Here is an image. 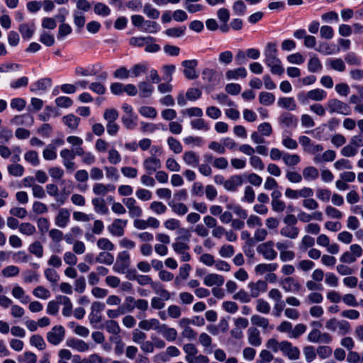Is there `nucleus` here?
Listing matches in <instances>:
<instances>
[{
	"label": "nucleus",
	"instance_id": "nucleus-36",
	"mask_svg": "<svg viewBox=\"0 0 363 363\" xmlns=\"http://www.w3.org/2000/svg\"><path fill=\"white\" fill-rule=\"evenodd\" d=\"M12 296L18 299L22 303L26 304L29 302V296L26 295L23 289L19 286H16L11 291Z\"/></svg>",
	"mask_w": 363,
	"mask_h": 363
},
{
	"label": "nucleus",
	"instance_id": "nucleus-17",
	"mask_svg": "<svg viewBox=\"0 0 363 363\" xmlns=\"http://www.w3.org/2000/svg\"><path fill=\"white\" fill-rule=\"evenodd\" d=\"M243 183V179L240 175H233L224 183V189L228 191H236L239 186Z\"/></svg>",
	"mask_w": 363,
	"mask_h": 363
},
{
	"label": "nucleus",
	"instance_id": "nucleus-16",
	"mask_svg": "<svg viewBox=\"0 0 363 363\" xmlns=\"http://www.w3.org/2000/svg\"><path fill=\"white\" fill-rule=\"evenodd\" d=\"M280 284L286 292H298L301 289V285L291 277L284 279Z\"/></svg>",
	"mask_w": 363,
	"mask_h": 363
},
{
	"label": "nucleus",
	"instance_id": "nucleus-62",
	"mask_svg": "<svg viewBox=\"0 0 363 363\" xmlns=\"http://www.w3.org/2000/svg\"><path fill=\"white\" fill-rule=\"evenodd\" d=\"M167 144L174 153L179 154L182 152V145L180 142L173 137H169L167 138Z\"/></svg>",
	"mask_w": 363,
	"mask_h": 363
},
{
	"label": "nucleus",
	"instance_id": "nucleus-63",
	"mask_svg": "<svg viewBox=\"0 0 363 363\" xmlns=\"http://www.w3.org/2000/svg\"><path fill=\"white\" fill-rule=\"evenodd\" d=\"M20 272V269L17 266L9 265L4 267L1 271V274L4 277H13L17 276Z\"/></svg>",
	"mask_w": 363,
	"mask_h": 363
},
{
	"label": "nucleus",
	"instance_id": "nucleus-37",
	"mask_svg": "<svg viewBox=\"0 0 363 363\" xmlns=\"http://www.w3.org/2000/svg\"><path fill=\"white\" fill-rule=\"evenodd\" d=\"M183 350L186 354L185 360L187 362H191V359L198 354V349L192 343L184 344Z\"/></svg>",
	"mask_w": 363,
	"mask_h": 363
},
{
	"label": "nucleus",
	"instance_id": "nucleus-30",
	"mask_svg": "<svg viewBox=\"0 0 363 363\" xmlns=\"http://www.w3.org/2000/svg\"><path fill=\"white\" fill-rule=\"evenodd\" d=\"M203 282L207 286H212L214 285L220 286L223 284L224 278L223 276L217 274H209L205 277Z\"/></svg>",
	"mask_w": 363,
	"mask_h": 363
},
{
	"label": "nucleus",
	"instance_id": "nucleus-5",
	"mask_svg": "<svg viewBox=\"0 0 363 363\" xmlns=\"http://www.w3.org/2000/svg\"><path fill=\"white\" fill-rule=\"evenodd\" d=\"M327 108L330 113L349 115L351 112V109L347 104L337 99H329L327 102Z\"/></svg>",
	"mask_w": 363,
	"mask_h": 363
},
{
	"label": "nucleus",
	"instance_id": "nucleus-21",
	"mask_svg": "<svg viewBox=\"0 0 363 363\" xmlns=\"http://www.w3.org/2000/svg\"><path fill=\"white\" fill-rule=\"evenodd\" d=\"M247 340L250 345L254 347H259L262 345L260 333L256 328H250L247 330Z\"/></svg>",
	"mask_w": 363,
	"mask_h": 363
},
{
	"label": "nucleus",
	"instance_id": "nucleus-18",
	"mask_svg": "<svg viewBox=\"0 0 363 363\" xmlns=\"http://www.w3.org/2000/svg\"><path fill=\"white\" fill-rule=\"evenodd\" d=\"M92 190L95 195L104 196L108 192H113L116 190V186L113 184L96 183L94 184Z\"/></svg>",
	"mask_w": 363,
	"mask_h": 363
},
{
	"label": "nucleus",
	"instance_id": "nucleus-47",
	"mask_svg": "<svg viewBox=\"0 0 363 363\" xmlns=\"http://www.w3.org/2000/svg\"><path fill=\"white\" fill-rule=\"evenodd\" d=\"M190 125L193 129L208 131L210 129L209 124L203 118L192 120Z\"/></svg>",
	"mask_w": 363,
	"mask_h": 363
},
{
	"label": "nucleus",
	"instance_id": "nucleus-40",
	"mask_svg": "<svg viewBox=\"0 0 363 363\" xmlns=\"http://www.w3.org/2000/svg\"><path fill=\"white\" fill-rule=\"evenodd\" d=\"M152 40L153 38L151 36L132 37L129 40V44L133 47L142 48L145 46L148 41Z\"/></svg>",
	"mask_w": 363,
	"mask_h": 363
},
{
	"label": "nucleus",
	"instance_id": "nucleus-26",
	"mask_svg": "<svg viewBox=\"0 0 363 363\" xmlns=\"http://www.w3.org/2000/svg\"><path fill=\"white\" fill-rule=\"evenodd\" d=\"M247 75V70L243 67H240L234 69H228L225 72V78L228 80H237L240 77L245 78Z\"/></svg>",
	"mask_w": 363,
	"mask_h": 363
},
{
	"label": "nucleus",
	"instance_id": "nucleus-23",
	"mask_svg": "<svg viewBox=\"0 0 363 363\" xmlns=\"http://www.w3.org/2000/svg\"><path fill=\"white\" fill-rule=\"evenodd\" d=\"M315 50L323 55H330L337 53L340 49L333 44L330 45L326 42H320L315 48Z\"/></svg>",
	"mask_w": 363,
	"mask_h": 363
},
{
	"label": "nucleus",
	"instance_id": "nucleus-22",
	"mask_svg": "<svg viewBox=\"0 0 363 363\" xmlns=\"http://www.w3.org/2000/svg\"><path fill=\"white\" fill-rule=\"evenodd\" d=\"M35 26L33 22L21 23L18 27V30L25 40L31 38L35 33Z\"/></svg>",
	"mask_w": 363,
	"mask_h": 363
},
{
	"label": "nucleus",
	"instance_id": "nucleus-41",
	"mask_svg": "<svg viewBox=\"0 0 363 363\" xmlns=\"http://www.w3.org/2000/svg\"><path fill=\"white\" fill-rule=\"evenodd\" d=\"M43 157L45 160H55L57 157V148L54 144H49L43 151Z\"/></svg>",
	"mask_w": 363,
	"mask_h": 363
},
{
	"label": "nucleus",
	"instance_id": "nucleus-1",
	"mask_svg": "<svg viewBox=\"0 0 363 363\" xmlns=\"http://www.w3.org/2000/svg\"><path fill=\"white\" fill-rule=\"evenodd\" d=\"M278 50L275 43H268L264 50V62L274 74L281 75L284 69L280 59L277 57Z\"/></svg>",
	"mask_w": 363,
	"mask_h": 363
},
{
	"label": "nucleus",
	"instance_id": "nucleus-56",
	"mask_svg": "<svg viewBox=\"0 0 363 363\" xmlns=\"http://www.w3.org/2000/svg\"><path fill=\"white\" fill-rule=\"evenodd\" d=\"M147 70V66L146 64H135L130 70V77H138L143 74L145 73Z\"/></svg>",
	"mask_w": 363,
	"mask_h": 363
},
{
	"label": "nucleus",
	"instance_id": "nucleus-39",
	"mask_svg": "<svg viewBox=\"0 0 363 363\" xmlns=\"http://www.w3.org/2000/svg\"><path fill=\"white\" fill-rule=\"evenodd\" d=\"M62 121L69 128L75 130L79 125L80 118L71 113L63 116Z\"/></svg>",
	"mask_w": 363,
	"mask_h": 363
},
{
	"label": "nucleus",
	"instance_id": "nucleus-15",
	"mask_svg": "<svg viewBox=\"0 0 363 363\" xmlns=\"http://www.w3.org/2000/svg\"><path fill=\"white\" fill-rule=\"evenodd\" d=\"M248 288L250 290V296L252 298H257L261 293H264L267 289L266 281L259 280L257 282H250Z\"/></svg>",
	"mask_w": 363,
	"mask_h": 363
},
{
	"label": "nucleus",
	"instance_id": "nucleus-46",
	"mask_svg": "<svg viewBox=\"0 0 363 363\" xmlns=\"http://www.w3.org/2000/svg\"><path fill=\"white\" fill-rule=\"evenodd\" d=\"M318 176L319 172L318 169L314 167H307L303 170V177L306 180H315Z\"/></svg>",
	"mask_w": 363,
	"mask_h": 363
},
{
	"label": "nucleus",
	"instance_id": "nucleus-42",
	"mask_svg": "<svg viewBox=\"0 0 363 363\" xmlns=\"http://www.w3.org/2000/svg\"><path fill=\"white\" fill-rule=\"evenodd\" d=\"M278 267V264L277 263H269V264H259L255 267V272L257 274H263L266 272H272L275 271Z\"/></svg>",
	"mask_w": 363,
	"mask_h": 363
},
{
	"label": "nucleus",
	"instance_id": "nucleus-49",
	"mask_svg": "<svg viewBox=\"0 0 363 363\" xmlns=\"http://www.w3.org/2000/svg\"><path fill=\"white\" fill-rule=\"evenodd\" d=\"M308 96L313 101H320L326 98V92L320 89H315L308 91Z\"/></svg>",
	"mask_w": 363,
	"mask_h": 363
},
{
	"label": "nucleus",
	"instance_id": "nucleus-7",
	"mask_svg": "<svg viewBox=\"0 0 363 363\" xmlns=\"http://www.w3.org/2000/svg\"><path fill=\"white\" fill-rule=\"evenodd\" d=\"M130 264V255L127 251L118 253L116 261L113 265V270L118 273L123 274Z\"/></svg>",
	"mask_w": 363,
	"mask_h": 363
},
{
	"label": "nucleus",
	"instance_id": "nucleus-24",
	"mask_svg": "<svg viewBox=\"0 0 363 363\" xmlns=\"http://www.w3.org/2000/svg\"><path fill=\"white\" fill-rule=\"evenodd\" d=\"M70 213L67 208H61L56 218L55 225L60 228H65L69 221Z\"/></svg>",
	"mask_w": 363,
	"mask_h": 363
},
{
	"label": "nucleus",
	"instance_id": "nucleus-10",
	"mask_svg": "<svg viewBox=\"0 0 363 363\" xmlns=\"http://www.w3.org/2000/svg\"><path fill=\"white\" fill-rule=\"evenodd\" d=\"M278 123L282 128L294 129L298 124V118L289 112H283L278 118Z\"/></svg>",
	"mask_w": 363,
	"mask_h": 363
},
{
	"label": "nucleus",
	"instance_id": "nucleus-43",
	"mask_svg": "<svg viewBox=\"0 0 363 363\" xmlns=\"http://www.w3.org/2000/svg\"><path fill=\"white\" fill-rule=\"evenodd\" d=\"M282 160L286 166L293 167L297 165L300 161V157L296 154L284 153Z\"/></svg>",
	"mask_w": 363,
	"mask_h": 363
},
{
	"label": "nucleus",
	"instance_id": "nucleus-59",
	"mask_svg": "<svg viewBox=\"0 0 363 363\" xmlns=\"http://www.w3.org/2000/svg\"><path fill=\"white\" fill-rule=\"evenodd\" d=\"M185 30V26L170 28L167 29L164 33L169 37L179 38L184 35Z\"/></svg>",
	"mask_w": 363,
	"mask_h": 363
},
{
	"label": "nucleus",
	"instance_id": "nucleus-61",
	"mask_svg": "<svg viewBox=\"0 0 363 363\" xmlns=\"http://www.w3.org/2000/svg\"><path fill=\"white\" fill-rule=\"evenodd\" d=\"M307 326L303 323H298L295 325L290 334V338L298 339L301 335L306 333Z\"/></svg>",
	"mask_w": 363,
	"mask_h": 363
},
{
	"label": "nucleus",
	"instance_id": "nucleus-64",
	"mask_svg": "<svg viewBox=\"0 0 363 363\" xmlns=\"http://www.w3.org/2000/svg\"><path fill=\"white\" fill-rule=\"evenodd\" d=\"M9 173L14 177H21L24 173V167L19 164H12L7 167Z\"/></svg>",
	"mask_w": 363,
	"mask_h": 363
},
{
	"label": "nucleus",
	"instance_id": "nucleus-3",
	"mask_svg": "<svg viewBox=\"0 0 363 363\" xmlns=\"http://www.w3.org/2000/svg\"><path fill=\"white\" fill-rule=\"evenodd\" d=\"M274 243L272 240L262 242L257 247V252L259 255H261L264 259L272 261L277 257V252L274 249Z\"/></svg>",
	"mask_w": 363,
	"mask_h": 363
},
{
	"label": "nucleus",
	"instance_id": "nucleus-27",
	"mask_svg": "<svg viewBox=\"0 0 363 363\" xmlns=\"http://www.w3.org/2000/svg\"><path fill=\"white\" fill-rule=\"evenodd\" d=\"M182 158L186 165L192 167H196L200 160L199 155L194 151L185 152Z\"/></svg>",
	"mask_w": 363,
	"mask_h": 363
},
{
	"label": "nucleus",
	"instance_id": "nucleus-50",
	"mask_svg": "<svg viewBox=\"0 0 363 363\" xmlns=\"http://www.w3.org/2000/svg\"><path fill=\"white\" fill-rule=\"evenodd\" d=\"M104 327L109 333L118 335L121 332V328L118 323L113 320H106L104 324Z\"/></svg>",
	"mask_w": 363,
	"mask_h": 363
},
{
	"label": "nucleus",
	"instance_id": "nucleus-11",
	"mask_svg": "<svg viewBox=\"0 0 363 363\" xmlns=\"http://www.w3.org/2000/svg\"><path fill=\"white\" fill-rule=\"evenodd\" d=\"M182 65L184 68L183 73L186 79H195L198 78L199 74L196 71V67L198 65V61L196 60H184L182 62Z\"/></svg>",
	"mask_w": 363,
	"mask_h": 363
},
{
	"label": "nucleus",
	"instance_id": "nucleus-20",
	"mask_svg": "<svg viewBox=\"0 0 363 363\" xmlns=\"http://www.w3.org/2000/svg\"><path fill=\"white\" fill-rule=\"evenodd\" d=\"M138 326L140 328L144 330H155L159 333V330L162 326L160 321L156 318H151L149 320H143L139 322Z\"/></svg>",
	"mask_w": 363,
	"mask_h": 363
},
{
	"label": "nucleus",
	"instance_id": "nucleus-54",
	"mask_svg": "<svg viewBox=\"0 0 363 363\" xmlns=\"http://www.w3.org/2000/svg\"><path fill=\"white\" fill-rule=\"evenodd\" d=\"M30 344L37 347L39 350H43L46 347L44 339L40 335H32L30 338Z\"/></svg>",
	"mask_w": 363,
	"mask_h": 363
},
{
	"label": "nucleus",
	"instance_id": "nucleus-53",
	"mask_svg": "<svg viewBox=\"0 0 363 363\" xmlns=\"http://www.w3.org/2000/svg\"><path fill=\"white\" fill-rule=\"evenodd\" d=\"M251 323L258 327L266 329L269 327V322L267 318L262 317L259 315H253L251 317Z\"/></svg>",
	"mask_w": 363,
	"mask_h": 363
},
{
	"label": "nucleus",
	"instance_id": "nucleus-33",
	"mask_svg": "<svg viewBox=\"0 0 363 363\" xmlns=\"http://www.w3.org/2000/svg\"><path fill=\"white\" fill-rule=\"evenodd\" d=\"M138 86L140 96L142 98H148L153 93L154 86L146 81L140 82Z\"/></svg>",
	"mask_w": 363,
	"mask_h": 363
},
{
	"label": "nucleus",
	"instance_id": "nucleus-29",
	"mask_svg": "<svg viewBox=\"0 0 363 363\" xmlns=\"http://www.w3.org/2000/svg\"><path fill=\"white\" fill-rule=\"evenodd\" d=\"M56 299L60 302V304L64 306L62 308V315L65 317H69L72 315V303L69 297L58 295L56 296Z\"/></svg>",
	"mask_w": 363,
	"mask_h": 363
},
{
	"label": "nucleus",
	"instance_id": "nucleus-28",
	"mask_svg": "<svg viewBox=\"0 0 363 363\" xmlns=\"http://www.w3.org/2000/svg\"><path fill=\"white\" fill-rule=\"evenodd\" d=\"M67 345L80 352H86L89 349V346L84 340L72 338L68 340L66 342Z\"/></svg>",
	"mask_w": 363,
	"mask_h": 363
},
{
	"label": "nucleus",
	"instance_id": "nucleus-2",
	"mask_svg": "<svg viewBox=\"0 0 363 363\" xmlns=\"http://www.w3.org/2000/svg\"><path fill=\"white\" fill-rule=\"evenodd\" d=\"M239 150L242 153H243L246 155L250 156L249 162H250V165L253 168L257 169L259 170L264 169V164L262 162L261 158L258 156L254 155V154L255 152V150L254 147H252V146H250L248 144H243L239 147Z\"/></svg>",
	"mask_w": 363,
	"mask_h": 363
},
{
	"label": "nucleus",
	"instance_id": "nucleus-8",
	"mask_svg": "<svg viewBox=\"0 0 363 363\" xmlns=\"http://www.w3.org/2000/svg\"><path fill=\"white\" fill-rule=\"evenodd\" d=\"M65 335V328L62 325H55L47 333V340L50 344L57 345L64 340Z\"/></svg>",
	"mask_w": 363,
	"mask_h": 363
},
{
	"label": "nucleus",
	"instance_id": "nucleus-45",
	"mask_svg": "<svg viewBox=\"0 0 363 363\" xmlns=\"http://www.w3.org/2000/svg\"><path fill=\"white\" fill-rule=\"evenodd\" d=\"M275 101V96L273 94L262 91L259 94V101L261 104L264 106H270L274 104Z\"/></svg>",
	"mask_w": 363,
	"mask_h": 363
},
{
	"label": "nucleus",
	"instance_id": "nucleus-60",
	"mask_svg": "<svg viewBox=\"0 0 363 363\" xmlns=\"http://www.w3.org/2000/svg\"><path fill=\"white\" fill-rule=\"evenodd\" d=\"M143 13L150 18L157 19L160 16V11L152 6L150 4H146L143 6Z\"/></svg>",
	"mask_w": 363,
	"mask_h": 363
},
{
	"label": "nucleus",
	"instance_id": "nucleus-48",
	"mask_svg": "<svg viewBox=\"0 0 363 363\" xmlns=\"http://www.w3.org/2000/svg\"><path fill=\"white\" fill-rule=\"evenodd\" d=\"M233 60V54L230 50L221 52L218 55V62L223 66L229 65Z\"/></svg>",
	"mask_w": 363,
	"mask_h": 363
},
{
	"label": "nucleus",
	"instance_id": "nucleus-13",
	"mask_svg": "<svg viewBox=\"0 0 363 363\" xmlns=\"http://www.w3.org/2000/svg\"><path fill=\"white\" fill-rule=\"evenodd\" d=\"M123 203L128 209L129 215L131 218L140 217L143 214V211L139 206H137L136 200L133 197L125 198L123 199Z\"/></svg>",
	"mask_w": 363,
	"mask_h": 363
},
{
	"label": "nucleus",
	"instance_id": "nucleus-51",
	"mask_svg": "<svg viewBox=\"0 0 363 363\" xmlns=\"http://www.w3.org/2000/svg\"><path fill=\"white\" fill-rule=\"evenodd\" d=\"M24 159L26 162H29L33 166L35 167L40 164V159L38 154L35 150H29L24 155Z\"/></svg>",
	"mask_w": 363,
	"mask_h": 363
},
{
	"label": "nucleus",
	"instance_id": "nucleus-52",
	"mask_svg": "<svg viewBox=\"0 0 363 363\" xmlns=\"http://www.w3.org/2000/svg\"><path fill=\"white\" fill-rule=\"evenodd\" d=\"M142 30L146 33H156L160 30V26L155 21L145 20Z\"/></svg>",
	"mask_w": 363,
	"mask_h": 363
},
{
	"label": "nucleus",
	"instance_id": "nucleus-14",
	"mask_svg": "<svg viewBox=\"0 0 363 363\" xmlns=\"http://www.w3.org/2000/svg\"><path fill=\"white\" fill-rule=\"evenodd\" d=\"M143 166L147 174H152L162 167L161 161L156 157H148L143 162Z\"/></svg>",
	"mask_w": 363,
	"mask_h": 363
},
{
	"label": "nucleus",
	"instance_id": "nucleus-34",
	"mask_svg": "<svg viewBox=\"0 0 363 363\" xmlns=\"http://www.w3.org/2000/svg\"><path fill=\"white\" fill-rule=\"evenodd\" d=\"M280 234L289 239H296L299 234V229L295 225H286L280 230Z\"/></svg>",
	"mask_w": 363,
	"mask_h": 363
},
{
	"label": "nucleus",
	"instance_id": "nucleus-9",
	"mask_svg": "<svg viewBox=\"0 0 363 363\" xmlns=\"http://www.w3.org/2000/svg\"><path fill=\"white\" fill-rule=\"evenodd\" d=\"M281 352L291 360H296L300 357L299 349L287 340L282 341Z\"/></svg>",
	"mask_w": 363,
	"mask_h": 363
},
{
	"label": "nucleus",
	"instance_id": "nucleus-25",
	"mask_svg": "<svg viewBox=\"0 0 363 363\" xmlns=\"http://www.w3.org/2000/svg\"><path fill=\"white\" fill-rule=\"evenodd\" d=\"M160 333L168 342H174L177 337V331L174 328H169L165 324H162L159 330Z\"/></svg>",
	"mask_w": 363,
	"mask_h": 363
},
{
	"label": "nucleus",
	"instance_id": "nucleus-44",
	"mask_svg": "<svg viewBox=\"0 0 363 363\" xmlns=\"http://www.w3.org/2000/svg\"><path fill=\"white\" fill-rule=\"evenodd\" d=\"M96 262L111 265L114 262V256L108 252H101L96 258Z\"/></svg>",
	"mask_w": 363,
	"mask_h": 363
},
{
	"label": "nucleus",
	"instance_id": "nucleus-12",
	"mask_svg": "<svg viewBox=\"0 0 363 363\" xmlns=\"http://www.w3.org/2000/svg\"><path fill=\"white\" fill-rule=\"evenodd\" d=\"M127 223V220L116 218L107 227V229L113 236L121 237L124 235V228Z\"/></svg>",
	"mask_w": 363,
	"mask_h": 363
},
{
	"label": "nucleus",
	"instance_id": "nucleus-31",
	"mask_svg": "<svg viewBox=\"0 0 363 363\" xmlns=\"http://www.w3.org/2000/svg\"><path fill=\"white\" fill-rule=\"evenodd\" d=\"M94 211L99 214H108V208L106 206L105 200L101 197H96L91 200Z\"/></svg>",
	"mask_w": 363,
	"mask_h": 363
},
{
	"label": "nucleus",
	"instance_id": "nucleus-19",
	"mask_svg": "<svg viewBox=\"0 0 363 363\" xmlns=\"http://www.w3.org/2000/svg\"><path fill=\"white\" fill-rule=\"evenodd\" d=\"M52 86V80L50 78H42L35 82L33 83L30 86V90L32 92H37L39 91H45Z\"/></svg>",
	"mask_w": 363,
	"mask_h": 363
},
{
	"label": "nucleus",
	"instance_id": "nucleus-32",
	"mask_svg": "<svg viewBox=\"0 0 363 363\" xmlns=\"http://www.w3.org/2000/svg\"><path fill=\"white\" fill-rule=\"evenodd\" d=\"M11 123L17 125H31L33 118L29 114L17 115L11 119Z\"/></svg>",
	"mask_w": 363,
	"mask_h": 363
},
{
	"label": "nucleus",
	"instance_id": "nucleus-4",
	"mask_svg": "<svg viewBox=\"0 0 363 363\" xmlns=\"http://www.w3.org/2000/svg\"><path fill=\"white\" fill-rule=\"evenodd\" d=\"M325 328L332 332L338 330L341 335H345L350 330V324L345 320H338L336 318H331L326 322Z\"/></svg>",
	"mask_w": 363,
	"mask_h": 363
},
{
	"label": "nucleus",
	"instance_id": "nucleus-55",
	"mask_svg": "<svg viewBox=\"0 0 363 363\" xmlns=\"http://www.w3.org/2000/svg\"><path fill=\"white\" fill-rule=\"evenodd\" d=\"M327 65H329L333 69L338 72H343L345 69V63L340 58L329 59L327 61Z\"/></svg>",
	"mask_w": 363,
	"mask_h": 363
},
{
	"label": "nucleus",
	"instance_id": "nucleus-57",
	"mask_svg": "<svg viewBox=\"0 0 363 363\" xmlns=\"http://www.w3.org/2000/svg\"><path fill=\"white\" fill-rule=\"evenodd\" d=\"M97 247L102 250L112 251L115 248L114 244L108 238H101L97 240Z\"/></svg>",
	"mask_w": 363,
	"mask_h": 363
},
{
	"label": "nucleus",
	"instance_id": "nucleus-38",
	"mask_svg": "<svg viewBox=\"0 0 363 363\" xmlns=\"http://www.w3.org/2000/svg\"><path fill=\"white\" fill-rule=\"evenodd\" d=\"M168 205L172 208V212L178 216H182L188 212V207L183 203L171 201L168 203Z\"/></svg>",
	"mask_w": 363,
	"mask_h": 363
},
{
	"label": "nucleus",
	"instance_id": "nucleus-35",
	"mask_svg": "<svg viewBox=\"0 0 363 363\" xmlns=\"http://www.w3.org/2000/svg\"><path fill=\"white\" fill-rule=\"evenodd\" d=\"M277 105L289 111H294L296 108V104L293 97H281L277 101Z\"/></svg>",
	"mask_w": 363,
	"mask_h": 363
},
{
	"label": "nucleus",
	"instance_id": "nucleus-58",
	"mask_svg": "<svg viewBox=\"0 0 363 363\" xmlns=\"http://www.w3.org/2000/svg\"><path fill=\"white\" fill-rule=\"evenodd\" d=\"M136 118L137 117L133 114L125 115L122 116L121 121L127 129L131 130L137 125Z\"/></svg>",
	"mask_w": 363,
	"mask_h": 363
},
{
	"label": "nucleus",
	"instance_id": "nucleus-6",
	"mask_svg": "<svg viewBox=\"0 0 363 363\" xmlns=\"http://www.w3.org/2000/svg\"><path fill=\"white\" fill-rule=\"evenodd\" d=\"M179 233L183 235L177 238L176 242L172 244V248L177 254L189 249L188 242L191 235L189 231L184 228L181 229Z\"/></svg>",
	"mask_w": 363,
	"mask_h": 363
}]
</instances>
